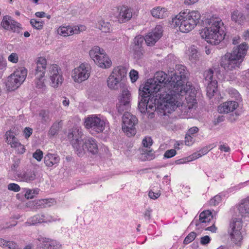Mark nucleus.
Returning <instances> with one entry per match:
<instances>
[{
    "label": "nucleus",
    "instance_id": "nucleus-1",
    "mask_svg": "<svg viewBox=\"0 0 249 249\" xmlns=\"http://www.w3.org/2000/svg\"><path fill=\"white\" fill-rule=\"evenodd\" d=\"M171 76L167 78V75L164 72L158 71L153 78L147 79L144 85H141L139 89L138 108L141 112H145L148 106L152 109L156 108L155 102L157 100V93L166 85L170 86L172 89L166 94H174L177 96V100L178 95L176 92H173L174 85L170 82Z\"/></svg>",
    "mask_w": 249,
    "mask_h": 249
},
{
    "label": "nucleus",
    "instance_id": "nucleus-2",
    "mask_svg": "<svg viewBox=\"0 0 249 249\" xmlns=\"http://www.w3.org/2000/svg\"><path fill=\"white\" fill-rule=\"evenodd\" d=\"M208 23V25L200 33L201 37L205 38L207 42L216 45L220 42L226 43L231 41V36H232L225 33V28L221 20H210Z\"/></svg>",
    "mask_w": 249,
    "mask_h": 249
},
{
    "label": "nucleus",
    "instance_id": "nucleus-3",
    "mask_svg": "<svg viewBox=\"0 0 249 249\" xmlns=\"http://www.w3.org/2000/svg\"><path fill=\"white\" fill-rule=\"evenodd\" d=\"M248 45L243 42L233 47L231 53H227L220 60V65L225 70L239 68L247 54Z\"/></svg>",
    "mask_w": 249,
    "mask_h": 249
},
{
    "label": "nucleus",
    "instance_id": "nucleus-4",
    "mask_svg": "<svg viewBox=\"0 0 249 249\" xmlns=\"http://www.w3.org/2000/svg\"><path fill=\"white\" fill-rule=\"evenodd\" d=\"M200 14L198 11L186 10L181 12L173 18L172 22L176 26H179L180 32L188 33L192 30L199 23Z\"/></svg>",
    "mask_w": 249,
    "mask_h": 249
},
{
    "label": "nucleus",
    "instance_id": "nucleus-5",
    "mask_svg": "<svg viewBox=\"0 0 249 249\" xmlns=\"http://www.w3.org/2000/svg\"><path fill=\"white\" fill-rule=\"evenodd\" d=\"M162 102H159L157 99L155 102L156 108L155 109H152L149 108L148 106L147 107V110L145 112H141L144 113L146 111L148 114V117L150 119H152L154 117L155 113L154 112H150L149 109H151L152 111H155L156 110L163 111V113L165 115L167 113H171V111L175 110L177 107L179 106L180 103L177 100V96L174 94H166L165 97L163 98Z\"/></svg>",
    "mask_w": 249,
    "mask_h": 249
},
{
    "label": "nucleus",
    "instance_id": "nucleus-6",
    "mask_svg": "<svg viewBox=\"0 0 249 249\" xmlns=\"http://www.w3.org/2000/svg\"><path fill=\"white\" fill-rule=\"evenodd\" d=\"M186 68L184 66H178L177 71L171 75L170 82L174 85L173 92H176L178 96L186 94L188 90L187 85Z\"/></svg>",
    "mask_w": 249,
    "mask_h": 249
},
{
    "label": "nucleus",
    "instance_id": "nucleus-7",
    "mask_svg": "<svg viewBox=\"0 0 249 249\" xmlns=\"http://www.w3.org/2000/svg\"><path fill=\"white\" fill-rule=\"evenodd\" d=\"M27 73V70L21 68L9 76L6 83L7 90L12 91L17 89L25 80Z\"/></svg>",
    "mask_w": 249,
    "mask_h": 249
},
{
    "label": "nucleus",
    "instance_id": "nucleus-8",
    "mask_svg": "<svg viewBox=\"0 0 249 249\" xmlns=\"http://www.w3.org/2000/svg\"><path fill=\"white\" fill-rule=\"evenodd\" d=\"M86 137L82 130L77 128H73L69 130L67 136L68 139L70 141L76 154L83 153V149L80 147Z\"/></svg>",
    "mask_w": 249,
    "mask_h": 249
},
{
    "label": "nucleus",
    "instance_id": "nucleus-9",
    "mask_svg": "<svg viewBox=\"0 0 249 249\" xmlns=\"http://www.w3.org/2000/svg\"><path fill=\"white\" fill-rule=\"evenodd\" d=\"M122 124V130L128 137L134 136L136 133L135 127L138 123V120L135 116L131 115L125 111L123 116Z\"/></svg>",
    "mask_w": 249,
    "mask_h": 249
},
{
    "label": "nucleus",
    "instance_id": "nucleus-10",
    "mask_svg": "<svg viewBox=\"0 0 249 249\" xmlns=\"http://www.w3.org/2000/svg\"><path fill=\"white\" fill-rule=\"evenodd\" d=\"M84 125L92 134H96L103 131L105 123L100 118L92 115L85 119Z\"/></svg>",
    "mask_w": 249,
    "mask_h": 249
},
{
    "label": "nucleus",
    "instance_id": "nucleus-11",
    "mask_svg": "<svg viewBox=\"0 0 249 249\" xmlns=\"http://www.w3.org/2000/svg\"><path fill=\"white\" fill-rule=\"evenodd\" d=\"M242 228V220L239 218H234L230 223L231 230H229L231 240L235 244H240L242 240L240 230Z\"/></svg>",
    "mask_w": 249,
    "mask_h": 249
},
{
    "label": "nucleus",
    "instance_id": "nucleus-12",
    "mask_svg": "<svg viewBox=\"0 0 249 249\" xmlns=\"http://www.w3.org/2000/svg\"><path fill=\"white\" fill-rule=\"evenodd\" d=\"M80 147L83 148V150L82 154H77L79 157L83 156L86 151L92 155H95L98 153L99 151L96 140L93 138L89 137H86L85 139H84L82 144H81Z\"/></svg>",
    "mask_w": 249,
    "mask_h": 249
},
{
    "label": "nucleus",
    "instance_id": "nucleus-13",
    "mask_svg": "<svg viewBox=\"0 0 249 249\" xmlns=\"http://www.w3.org/2000/svg\"><path fill=\"white\" fill-rule=\"evenodd\" d=\"M58 67L56 64L50 66L46 76H48L51 80V86L54 88H57L59 84H61L63 81V76L60 74Z\"/></svg>",
    "mask_w": 249,
    "mask_h": 249
},
{
    "label": "nucleus",
    "instance_id": "nucleus-14",
    "mask_svg": "<svg viewBox=\"0 0 249 249\" xmlns=\"http://www.w3.org/2000/svg\"><path fill=\"white\" fill-rule=\"evenodd\" d=\"M162 27L157 25L151 32L148 33L144 37L147 45L153 46L162 36Z\"/></svg>",
    "mask_w": 249,
    "mask_h": 249
},
{
    "label": "nucleus",
    "instance_id": "nucleus-15",
    "mask_svg": "<svg viewBox=\"0 0 249 249\" xmlns=\"http://www.w3.org/2000/svg\"><path fill=\"white\" fill-rule=\"evenodd\" d=\"M1 26L5 30H12L14 33L19 34L22 29L21 24L13 19L9 16H5L1 22Z\"/></svg>",
    "mask_w": 249,
    "mask_h": 249
},
{
    "label": "nucleus",
    "instance_id": "nucleus-16",
    "mask_svg": "<svg viewBox=\"0 0 249 249\" xmlns=\"http://www.w3.org/2000/svg\"><path fill=\"white\" fill-rule=\"evenodd\" d=\"M89 76V73L88 72L84 64H82L80 66L75 69L72 75L75 82L81 83L87 79Z\"/></svg>",
    "mask_w": 249,
    "mask_h": 249
},
{
    "label": "nucleus",
    "instance_id": "nucleus-17",
    "mask_svg": "<svg viewBox=\"0 0 249 249\" xmlns=\"http://www.w3.org/2000/svg\"><path fill=\"white\" fill-rule=\"evenodd\" d=\"M46 64L47 61L45 58L42 57H38L35 64V75H38L40 77L45 76Z\"/></svg>",
    "mask_w": 249,
    "mask_h": 249
},
{
    "label": "nucleus",
    "instance_id": "nucleus-18",
    "mask_svg": "<svg viewBox=\"0 0 249 249\" xmlns=\"http://www.w3.org/2000/svg\"><path fill=\"white\" fill-rule=\"evenodd\" d=\"M238 107V103L236 101H228L221 104L218 107L220 113H229L233 111Z\"/></svg>",
    "mask_w": 249,
    "mask_h": 249
},
{
    "label": "nucleus",
    "instance_id": "nucleus-19",
    "mask_svg": "<svg viewBox=\"0 0 249 249\" xmlns=\"http://www.w3.org/2000/svg\"><path fill=\"white\" fill-rule=\"evenodd\" d=\"M17 178L20 181L30 182L36 178V175L34 171L27 170L21 172L17 174Z\"/></svg>",
    "mask_w": 249,
    "mask_h": 249
},
{
    "label": "nucleus",
    "instance_id": "nucleus-20",
    "mask_svg": "<svg viewBox=\"0 0 249 249\" xmlns=\"http://www.w3.org/2000/svg\"><path fill=\"white\" fill-rule=\"evenodd\" d=\"M132 16L131 10L127 7L123 6L120 9L118 16V21L120 23H125L130 20Z\"/></svg>",
    "mask_w": 249,
    "mask_h": 249
},
{
    "label": "nucleus",
    "instance_id": "nucleus-21",
    "mask_svg": "<svg viewBox=\"0 0 249 249\" xmlns=\"http://www.w3.org/2000/svg\"><path fill=\"white\" fill-rule=\"evenodd\" d=\"M60 160L59 156L51 153L47 154L44 158V163L49 167H52L53 165L57 166L60 161Z\"/></svg>",
    "mask_w": 249,
    "mask_h": 249
},
{
    "label": "nucleus",
    "instance_id": "nucleus-22",
    "mask_svg": "<svg viewBox=\"0 0 249 249\" xmlns=\"http://www.w3.org/2000/svg\"><path fill=\"white\" fill-rule=\"evenodd\" d=\"M95 63L100 67L105 69L109 68L112 64L111 61L105 53V51L104 54L100 55L99 58L95 60Z\"/></svg>",
    "mask_w": 249,
    "mask_h": 249
},
{
    "label": "nucleus",
    "instance_id": "nucleus-23",
    "mask_svg": "<svg viewBox=\"0 0 249 249\" xmlns=\"http://www.w3.org/2000/svg\"><path fill=\"white\" fill-rule=\"evenodd\" d=\"M58 33L64 36H69L73 34H77L80 32L79 27H74V29L70 26L60 27L58 29Z\"/></svg>",
    "mask_w": 249,
    "mask_h": 249
},
{
    "label": "nucleus",
    "instance_id": "nucleus-24",
    "mask_svg": "<svg viewBox=\"0 0 249 249\" xmlns=\"http://www.w3.org/2000/svg\"><path fill=\"white\" fill-rule=\"evenodd\" d=\"M231 20L238 24H241L245 20L248 21L247 14L245 15L237 10H234L231 13Z\"/></svg>",
    "mask_w": 249,
    "mask_h": 249
},
{
    "label": "nucleus",
    "instance_id": "nucleus-25",
    "mask_svg": "<svg viewBox=\"0 0 249 249\" xmlns=\"http://www.w3.org/2000/svg\"><path fill=\"white\" fill-rule=\"evenodd\" d=\"M238 210L242 217L249 216V196L239 204Z\"/></svg>",
    "mask_w": 249,
    "mask_h": 249
},
{
    "label": "nucleus",
    "instance_id": "nucleus-26",
    "mask_svg": "<svg viewBox=\"0 0 249 249\" xmlns=\"http://www.w3.org/2000/svg\"><path fill=\"white\" fill-rule=\"evenodd\" d=\"M126 70L124 67H118L114 69L110 75L120 82L126 76Z\"/></svg>",
    "mask_w": 249,
    "mask_h": 249
},
{
    "label": "nucleus",
    "instance_id": "nucleus-27",
    "mask_svg": "<svg viewBox=\"0 0 249 249\" xmlns=\"http://www.w3.org/2000/svg\"><path fill=\"white\" fill-rule=\"evenodd\" d=\"M48 200L46 199L36 200L32 201H29L27 203V206L29 207L39 209L45 208L47 206H50V205L48 204Z\"/></svg>",
    "mask_w": 249,
    "mask_h": 249
},
{
    "label": "nucleus",
    "instance_id": "nucleus-28",
    "mask_svg": "<svg viewBox=\"0 0 249 249\" xmlns=\"http://www.w3.org/2000/svg\"><path fill=\"white\" fill-rule=\"evenodd\" d=\"M151 14L153 17L158 18H163L167 16L166 9L160 6L153 8Z\"/></svg>",
    "mask_w": 249,
    "mask_h": 249
},
{
    "label": "nucleus",
    "instance_id": "nucleus-29",
    "mask_svg": "<svg viewBox=\"0 0 249 249\" xmlns=\"http://www.w3.org/2000/svg\"><path fill=\"white\" fill-rule=\"evenodd\" d=\"M190 54L189 56L190 60L193 63H196L199 58L200 53L198 49L195 45H192L190 48Z\"/></svg>",
    "mask_w": 249,
    "mask_h": 249
},
{
    "label": "nucleus",
    "instance_id": "nucleus-30",
    "mask_svg": "<svg viewBox=\"0 0 249 249\" xmlns=\"http://www.w3.org/2000/svg\"><path fill=\"white\" fill-rule=\"evenodd\" d=\"M104 50L98 46H94L89 52V55L95 62L96 58H99L100 55L104 54Z\"/></svg>",
    "mask_w": 249,
    "mask_h": 249
},
{
    "label": "nucleus",
    "instance_id": "nucleus-31",
    "mask_svg": "<svg viewBox=\"0 0 249 249\" xmlns=\"http://www.w3.org/2000/svg\"><path fill=\"white\" fill-rule=\"evenodd\" d=\"M217 83L216 81H212V82L205 83V84H208L207 87V95L210 98L214 96V94L217 90Z\"/></svg>",
    "mask_w": 249,
    "mask_h": 249
},
{
    "label": "nucleus",
    "instance_id": "nucleus-32",
    "mask_svg": "<svg viewBox=\"0 0 249 249\" xmlns=\"http://www.w3.org/2000/svg\"><path fill=\"white\" fill-rule=\"evenodd\" d=\"M98 28L103 32L109 33L111 31V25L109 22H105L104 20H100L96 24Z\"/></svg>",
    "mask_w": 249,
    "mask_h": 249
},
{
    "label": "nucleus",
    "instance_id": "nucleus-33",
    "mask_svg": "<svg viewBox=\"0 0 249 249\" xmlns=\"http://www.w3.org/2000/svg\"><path fill=\"white\" fill-rule=\"evenodd\" d=\"M212 218V213L209 210L203 211L199 215V220L202 223L210 222Z\"/></svg>",
    "mask_w": 249,
    "mask_h": 249
},
{
    "label": "nucleus",
    "instance_id": "nucleus-34",
    "mask_svg": "<svg viewBox=\"0 0 249 249\" xmlns=\"http://www.w3.org/2000/svg\"><path fill=\"white\" fill-rule=\"evenodd\" d=\"M39 243L38 244V248L40 249H49L50 239L40 237L38 239Z\"/></svg>",
    "mask_w": 249,
    "mask_h": 249
},
{
    "label": "nucleus",
    "instance_id": "nucleus-35",
    "mask_svg": "<svg viewBox=\"0 0 249 249\" xmlns=\"http://www.w3.org/2000/svg\"><path fill=\"white\" fill-rule=\"evenodd\" d=\"M130 49L133 52L135 59L139 60L142 57L143 53L142 47H137L136 45H135V47H130Z\"/></svg>",
    "mask_w": 249,
    "mask_h": 249
},
{
    "label": "nucleus",
    "instance_id": "nucleus-36",
    "mask_svg": "<svg viewBox=\"0 0 249 249\" xmlns=\"http://www.w3.org/2000/svg\"><path fill=\"white\" fill-rule=\"evenodd\" d=\"M120 83V82L116 80L115 78L112 77L111 75L109 76L107 80V86L108 88L111 89H117Z\"/></svg>",
    "mask_w": 249,
    "mask_h": 249
},
{
    "label": "nucleus",
    "instance_id": "nucleus-37",
    "mask_svg": "<svg viewBox=\"0 0 249 249\" xmlns=\"http://www.w3.org/2000/svg\"><path fill=\"white\" fill-rule=\"evenodd\" d=\"M155 156L152 149L146 150L142 154L141 159L143 160H151L155 159Z\"/></svg>",
    "mask_w": 249,
    "mask_h": 249
},
{
    "label": "nucleus",
    "instance_id": "nucleus-38",
    "mask_svg": "<svg viewBox=\"0 0 249 249\" xmlns=\"http://www.w3.org/2000/svg\"><path fill=\"white\" fill-rule=\"evenodd\" d=\"M130 99L131 94L130 92L127 90H123L122 91L121 97L119 99L120 102L125 103V102H127V104L130 105Z\"/></svg>",
    "mask_w": 249,
    "mask_h": 249
},
{
    "label": "nucleus",
    "instance_id": "nucleus-39",
    "mask_svg": "<svg viewBox=\"0 0 249 249\" xmlns=\"http://www.w3.org/2000/svg\"><path fill=\"white\" fill-rule=\"evenodd\" d=\"M145 41L144 37L141 35L136 36L133 39V42L131 45L130 47H135V45L137 47H142V44Z\"/></svg>",
    "mask_w": 249,
    "mask_h": 249
},
{
    "label": "nucleus",
    "instance_id": "nucleus-40",
    "mask_svg": "<svg viewBox=\"0 0 249 249\" xmlns=\"http://www.w3.org/2000/svg\"><path fill=\"white\" fill-rule=\"evenodd\" d=\"M60 127V126L59 123H54L50 128L48 134L51 136H54L58 133Z\"/></svg>",
    "mask_w": 249,
    "mask_h": 249
},
{
    "label": "nucleus",
    "instance_id": "nucleus-41",
    "mask_svg": "<svg viewBox=\"0 0 249 249\" xmlns=\"http://www.w3.org/2000/svg\"><path fill=\"white\" fill-rule=\"evenodd\" d=\"M30 23L34 28L37 30H41L43 27L44 22L37 21L36 19L33 18L30 20Z\"/></svg>",
    "mask_w": 249,
    "mask_h": 249
},
{
    "label": "nucleus",
    "instance_id": "nucleus-42",
    "mask_svg": "<svg viewBox=\"0 0 249 249\" xmlns=\"http://www.w3.org/2000/svg\"><path fill=\"white\" fill-rule=\"evenodd\" d=\"M130 107V105L127 104V102L124 103L119 102L116 105V107L118 109V112L120 114H122L123 112L126 110H127Z\"/></svg>",
    "mask_w": 249,
    "mask_h": 249
},
{
    "label": "nucleus",
    "instance_id": "nucleus-43",
    "mask_svg": "<svg viewBox=\"0 0 249 249\" xmlns=\"http://www.w3.org/2000/svg\"><path fill=\"white\" fill-rule=\"evenodd\" d=\"M213 71L212 70L209 69L208 71H205L204 76H205V83H208L213 81Z\"/></svg>",
    "mask_w": 249,
    "mask_h": 249
},
{
    "label": "nucleus",
    "instance_id": "nucleus-44",
    "mask_svg": "<svg viewBox=\"0 0 249 249\" xmlns=\"http://www.w3.org/2000/svg\"><path fill=\"white\" fill-rule=\"evenodd\" d=\"M36 79V87L38 89H41L45 86L44 78L45 76H42L41 77L38 76V75H35Z\"/></svg>",
    "mask_w": 249,
    "mask_h": 249
},
{
    "label": "nucleus",
    "instance_id": "nucleus-45",
    "mask_svg": "<svg viewBox=\"0 0 249 249\" xmlns=\"http://www.w3.org/2000/svg\"><path fill=\"white\" fill-rule=\"evenodd\" d=\"M196 234L194 231L191 232L184 239L183 241V244H188L191 243L196 237Z\"/></svg>",
    "mask_w": 249,
    "mask_h": 249
},
{
    "label": "nucleus",
    "instance_id": "nucleus-46",
    "mask_svg": "<svg viewBox=\"0 0 249 249\" xmlns=\"http://www.w3.org/2000/svg\"><path fill=\"white\" fill-rule=\"evenodd\" d=\"M47 220L46 219H41L40 215L37 214L31 218V223L32 224L34 225L37 223L46 222Z\"/></svg>",
    "mask_w": 249,
    "mask_h": 249
},
{
    "label": "nucleus",
    "instance_id": "nucleus-47",
    "mask_svg": "<svg viewBox=\"0 0 249 249\" xmlns=\"http://www.w3.org/2000/svg\"><path fill=\"white\" fill-rule=\"evenodd\" d=\"M221 197L220 196L216 195L210 199L209 201V204L212 206H216L221 201Z\"/></svg>",
    "mask_w": 249,
    "mask_h": 249
},
{
    "label": "nucleus",
    "instance_id": "nucleus-48",
    "mask_svg": "<svg viewBox=\"0 0 249 249\" xmlns=\"http://www.w3.org/2000/svg\"><path fill=\"white\" fill-rule=\"evenodd\" d=\"M129 76L132 83L135 82L139 77L138 72L134 70H131L129 73Z\"/></svg>",
    "mask_w": 249,
    "mask_h": 249
},
{
    "label": "nucleus",
    "instance_id": "nucleus-49",
    "mask_svg": "<svg viewBox=\"0 0 249 249\" xmlns=\"http://www.w3.org/2000/svg\"><path fill=\"white\" fill-rule=\"evenodd\" d=\"M43 152L40 149H37L33 155V157L37 161H40L43 158Z\"/></svg>",
    "mask_w": 249,
    "mask_h": 249
},
{
    "label": "nucleus",
    "instance_id": "nucleus-50",
    "mask_svg": "<svg viewBox=\"0 0 249 249\" xmlns=\"http://www.w3.org/2000/svg\"><path fill=\"white\" fill-rule=\"evenodd\" d=\"M7 188L9 190L14 191L15 192H19L20 190V186L14 183H11L9 184L7 186Z\"/></svg>",
    "mask_w": 249,
    "mask_h": 249
},
{
    "label": "nucleus",
    "instance_id": "nucleus-51",
    "mask_svg": "<svg viewBox=\"0 0 249 249\" xmlns=\"http://www.w3.org/2000/svg\"><path fill=\"white\" fill-rule=\"evenodd\" d=\"M177 154L176 150L174 149H171L167 150L164 154V157L165 158L169 159L175 156Z\"/></svg>",
    "mask_w": 249,
    "mask_h": 249
},
{
    "label": "nucleus",
    "instance_id": "nucleus-52",
    "mask_svg": "<svg viewBox=\"0 0 249 249\" xmlns=\"http://www.w3.org/2000/svg\"><path fill=\"white\" fill-rule=\"evenodd\" d=\"M153 144V140L151 137H145L142 140V144L144 147L150 148Z\"/></svg>",
    "mask_w": 249,
    "mask_h": 249
},
{
    "label": "nucleus",
    "instance_id": "nucleus-53",
    "mask_svg": "<svg viewBox=\"0 0 249 249\" xmlns=\"http://www.w3.org/2000/svg\"><path fill=\"white\" fill-rule=\"evenodd\" d=\"M49 249H60L61 245L56 241L50 239Z\"/></svg>",
    "mask_w": 249,
    "mask_h": 249
},
{
    "label": "nucleus",
    "instance_id": "nucleus-54",
    "mask_svg": "<svg viewBox=\"0 0 249 249\" xmlns=\"http://www.w3.org/2000/svg\"><path fill=\"white\" fill-rule=\"evenodd\" d=\"M195 141L194 138L191 135L186 134L185 137V143L187 146H190L193 144Z\"/></svg>",
    "mask_w": 249,
    "mask_h": 249
},
{
    "label": "nucleus",
    "instance_id": "nucleus-55",
    "mask_svg": "<svg viewBox=\"0 0 249 249\" xmlns=\"http://www.w3.org/2000/svg\"><path fill=\"white\" fill-rule=\"evenodd\" d=\"M39 116L41 117L42 120L45 122L49 120L48 112L46 110H42L39 113Z\"/></svg>",
    "mask_w": 249,
    "mask_h": 249
},
{
    "label": "nucleus",
    "instance_id": "nucleus-56",
    "mask_svg": "<svg viewBox=\"0 0 249 249\" xmlns=\"http://www.w3.org/2000/svg\"><path fill=\"white\" fill-rule=\"evenodd\" d=\"M18 60V56L16 53H12L8 57V60L14 63H17Z\"/></svg>",
    "mask_w": 249,
    "mask_h": 249
},
{
    "label": "nucleus",
    "instance_id": "nucleus-57",
    "mask_svg": "<svg viewBox=\"0 0 249 249\" xmlns=\"http://www.w3.org/2000/svg\"><path fill=\"white\" fill-rule=\"evenodd\" d=\"M24 189H25V191H26V192L24 194L25 197L28 199L33 198L34 195L33 194L32 189H27V188H25Z\"/></svg>",
    "mask_w": 249,
    "mask_h": 249
},
{
    "label": "nucleus",
    "instance_id": "nucleus-58",
    "mask_svg": "<svg viewBox=\"0 0 249 249\" xmlns=\"http://www.w3.org/2000/svg\"><path fill=\"white\" fill-rule=\"evenodd\" d=\"M9 143L12 147H17L18 145H20V143L18 142V139L15 137V136H12V139H11V141L8 142Z\"/></svg>",
    "mask_w": 249,
    "mask_h": 249
},
{
    "label": "nucleus",
    "instance_id": "nucleus-59",
    "mask_svg": "<svg viewBox=\"0 0 249 249\" xmlns=\"http://www.w3.org/2000/svg\"><path fill=\"white\" fill-rule=\"evenodd\" d=\"M194 93H193L192 95H189L188 97H186L187 101L190 103H192V107L194 106H195L196 104V100L195 98V96L194 95Z\"/></svg>",
    "mask_w": 249,
    "mask_h": 249
},
{
    "label": "nucleus",
    "instance_id": "nucleus-60",
    "mask_svg": "<svg viewBox=\"0 0 249 249\" xmlns=\"http://www.w3.org/2000/svg\"><path fill=\"white\" fill-rule=\"evenodd\" d=\"M211 241V238L208 235H205L201 238L200 243L203 245L209 244Z\"/></svg>",
    "mask_w": 249,
    "mask_h": 249
},
{
    "label": "nucleus",
    "instance_id": "nucleus-61",
    "mask_svg": "<svg viewBox=\"0 0 249 249\" xmlns=\"http://www.w3.org/2000/svg\"><path fill=\"white\" fill-rule=\"evenodd\" d=\"M160 195V193H155L152 190L149 191L148 193V196L149 197L153 199H157Z\"/></svg>",
    "mask_w": 249,
    "mask_h": 249
},
{
    "label": "nucleus",
    "instance_id": "nucleus-62",
    "mask_svg": "<svg viewBox=\"0 0 249 249\" xmlns=\"http://www.w3.org/2000/svg\"><path fill=\"white\" fill-rule=\"evenodd\" d=\"M26 138H29L33 133V129L30 127H25L23 131Z\"/></svg>",
    "mask_w": 249,
    "mask_h": 249
},
{
    "label": "nucleus",
    "instance_id": "nucleus-63",
    "mask_svg": "<svg viewBox=\"0 0 249 249\" xmlns=\"http://www.w3.org/2000/svg\"><path fill=\"white\" fill-rule=\"evenodd\" d=\"M6 67V61L2 56L0 55V70H3Z\"/></svg>",
    "mask_w": 249,
    "mask_h": 249
},
{
    "label": "nucleus",
    "instance_id": "nucleus-64",
    "mask_svg": "<svg viewBox=\"0 0 249 249\" xmlns=\"http://www.w3.org/2000/svg\"><path fill=\"white\" fill-rule=\"evenodd\" d=\"M199 129L196 126H193L191 128H190L187 132V133L186 134L192 135L198 132Z\"/></svg>",
    "mask_w": 249,
    "mask_h": 249
}]
</instances>
